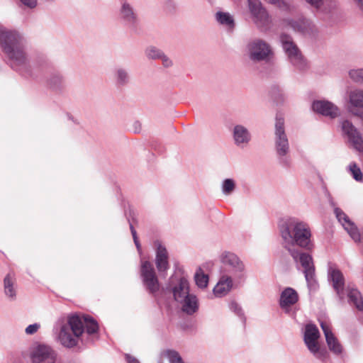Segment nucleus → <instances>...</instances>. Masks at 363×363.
I'll use <instances>...</instances> for the list:
<instances>
[{
	"instance_id": "1",
	"label": "nucleus",
	"mask_w": 363,
	"mask_h": 363,
	"mask_svg": "<svg viewBox=\"0 0 363 363\" xmlns=\"http://www.w3.org/2000/svg\"><path fill=\"white\" fill-rule=\"evenodd\" d=\"M281 235L286 243L285 248L296 262H300L303 268L306 281L311 284L314 281L315 276V267L312 257L296 248V246L308 250H311L313 248V244L311 240V232L308 225L303 222L291 220L283 225L281 229Z\"/></svg>"
},
{
	"instance_id": "2",
	"label": "nucleus",
	"mask_w": 363,
	"mask_h": 363,
	"mask_svg": "<svg viewBox=\"0 0 363 363\" xmlns=\"http://www.w3.org/2000/svg\"><path fill=\"white\" fill-rule=\"evenodd\" d=\"M0 45L4 53L13 62L17 65L25 62L26 57L21 45V37L17 32L1 30Z\"/></svg>"
},
{
	"instance_id": "3",
	"label": "nucleus",
	"mask_w": 363,
	"mask_h": 363,
	"mask_svg": "<svg viewBox=\"0 0 363 363\" xmlns=\"http://www.w3.org/2000/svg\"><path fill=\"white\" fill-rule=\"evenodd\" d=\"M76 337H80L86 329L88 334L98 332L99 325L96 321L89 315H72L68 318L67 324Z\"/></svg>"
},
{
	"instance_id": "4",
	"label": "nucleus",
	"mask_w": 363,
	"mask_h": 363,
	"mask_svg": "<svg viewBox=\"0 0 363 363\" xmlns=\"http://www.w3.org/2000/svg\"><path fill=\"white\" fill-rule=\"evenodd\" d=\"M140 275L146 290L155 295L159 291L160 285L152 264L147 260L142 261Z\"/></svg>"
},
{
	"instance_id": "5",
	"label": "nucleus",
	"mask_w": 363,
	"mask_h": 363,
	"mask_svg": "<svg viewBox=\"0 0 363 363\" xmlns=\"http://www.w3.org/2000/svg\"><path fill=\"white\" fill-rule=\"evenodd\" d=\"M320 337V333L318 328L313 324H308L306 326L304 333V342L308 349L317 358L322 359L327 355L325 351H320V346L318 340Z\"/></svg>"
},
{
	"instance_id": "6",
	"label": "nucleus",
	"mask_w": 363,
	"mask_h": 363,
	"mask_svg": "<svg viewBox=\"0 0 363 363\" xmlns=\"http://www.w3.org/2000/svg\"><path fill=\"white\" fill-rule=\"evenodd\" d=\"M30 357L32 363H55L57 360L55 351L46 345H38L33 347Z\"/></svg>"
},
{
	"instance_id": "7",
	"label": "nucleus",
	"mask_w": 363,
	"mask_h": 363,
	"mask_svg": "<svg viewBox=\"0 0 363 363\" xmlns=\"http://www.w3.org/2000/svg\"><path fill=\"white\" fill-rule=\"evenodd\" d=\"M281 41L291 62L299 69H303L305 66L303 56L296 45L294 44L291 38L283 34L281 35Z\"/></svg>"
},
{
	"instance_id": "8",
	"label": "nucleus",
	"mask_w": 363,
	"mask_h": 363,
	"mask_svg": "<svg viewBox=\"0 0 363 363\" xmlns=\"http://www.w3.org/2000/svg\"><path fill=\"white\" fill-rule=\"evenodd\" d=\"M275 136L277 153L279 155H285L289 150V142L284 130V118L278 116L276 118Z\"/></svg>"
},
{
	"instance_id": "9",
	"label": "nucleus",
	"mask_w": 363,
	"mask_h": 363,
	"mask_svg": "<svg viewBox=\"0 0 363 363\" xmlns=\"http://www.w3.org/2000/svg\"><path fill=\"white\" fill-rule=\"evenodd\" d=\"M250 59L254 61L265 60L270 54L269 46L261 40H256L248 45Z\"/></svg>"
},
{
	"instance_id": "10",
	"label": "nucleus",
	"mask_w": 363,
	"mask_h": 363,
	"mask_svg": "<svg viewBox=\"0 0 363 363\" xmlns=\"http://www.w3.org/2000/svg\"><path fill=\"white\" fill-rule=\"evenodd\" d=\"M153 245L156 251L155 265L157 271L160 273L166 272L169 268L168 251L158 240L154 241Z\"/></svg>"
},
{
	"instance_id": "11",
	"label": "nucleus",
	"mask_w": 363,
	"mask_h": 363,
	"mask_svg": "<svg viewBox=\"0 0 363 363\" xmlns=\"http://www.w3.org/2000/svg\"><path fill=\"white\" fill-rule=\"evenodd\" d=\"M342 130L348 136L353 147L359 152H363V139L353 126L352 123L345 121L342 123Z\"/></svg>"
},
{
	"instance_id": "12",
	"label": "nucleus",
	"mask_w": 363,
	"mask_h": 363,
	"mask_svg": "<svg viewBox=\"0 0 363 363\" xmlns=\"http://www.w3.org/2000/svg\"><path fill=\"white\" fill-rule=\"evenodd\" d=\"M248 6L255 23L259 26L265 25L268 21L269 16L261 2L259 0H248Z\"/></svg>"
},
{
	"instance_id": "13",
	"label": "nucleus",
	"mask_w": 363,
	"mask_h": 363,
	"mask_svg": "<svg viewBox=\"0 0 363 363\" xmlns=\"http://www.w3.org/2000/svg\"><path fill=\"white\" fill-rule=\"evenodd\" d=\"M313 109L321 115L334 118L340 115L338 108L328 101H317L313 104Z\"/></svg>"
},
{
	"instance_id": "14",
	"label": "nucleus",
	"mask_w": 363,
	"mask_h": 363,
	"mask_svg": "<svg viewBox=\"0 0 363 363\" xmlns=\"http://www.w3.org/2000/svg\"><path fill=\"white\" fill-rule=\"evenodd\" d=\"M320 327L325 336L326 342L329 349L335 354H341L342 352V346L332 333L330 325L325 321H322L320 323Z\"/></svg>"
},
{
	"instance_id": "15",
	"label": "nucleus",
	"mask_w": 363,
	"mask_h": 363,
	"mask_svg": "<svg viewBox=\"0 0 363 363\" xmlns=\"http://www.w3.org/2000/svg\"><path fill=\"white\" fill-rule=\"evenodd\" d=\"M220 261L223 265L228 267L234 272H242L244 269V264L234 253L223 252L220 255Z\"/></svg>"
},
{
	"instance_id": "16",
	"label": "nucleus",
	"mask_w": 363,
	"mask_h": 363,
	"mask_svg": "<svg viewBox=\"0 0 363 363\" xmlns=\"http://www.w3.org/2000/svg\"><path fill=\"white\" fill-rule=\"evenodd\" d=\"M76 337L70 330L69 325H63L61 327L59 339L61 343L67 347H73L77 345L78 342V338Z\"/></svg>"
},
{
	"instance_id": "17",
	"label": "nucleus",
	"mask_w": 363,
	"mask_h": 363,
	"mask_svg": "<svg viewBox=\"0 0 363 363\" xmlns=\"http://www.w3.org/2000/svg\"><path fill=\"white\" fill-rule=\"evenodd\" d=\"M350 111L356 116L363 118L362 113L357 108H363V91L355 90L350 94Z\"/></svg>"
},
{
	"instance_id": "18",
	"label": "nucleus",
	"mask_w": 363,
	"mask_h": 363,
	"mask_svg": "<svg viewBox=\"0 0 363 363\" xmlns=\"http://www.w3.org/2000/svg\"><path fill=\"white\" fill-rule=\"evenodd\" d=\"M298 300L297 292L292 288H286L280 296L279 304L281 308H286L295 304Z\"/></svg>"
},
{
	"instance_id": "19",
	"label": "nucleus",
	"mask_w": 363,
	"mask_h": 363,
	"mask_svg": "<svg viewBox=\"0 0 363 363\" xmlns=\"http://www.w3.org/2000/svg\"><path fill=\"white\" fill-rule=\"evenodd\" d=\"M233 280L230 277L223 275L213 289V293L216 296H223L231 289Z\"/></svg>"
},
{
	"instance_id": "20",
	"label": "nucleus",
	"mask_w": 363,
	"mask_h": 363,
	"mask_svg": "<svg viewBox=\"0 0 363 363\" xmlns=\"http://www.w3.org/2000/svg\"><path fill=\"white\" fill-rule=\"evenodd\" d=\"M189 294L188 281L185 278H181L178 286L173 289L174 298L178 302H183Z\"/></svg>"
},
{
	"instance_id": "21",
	"label": "nucleus",
	"mask_w": 363,
	"mask_h": 363,
	"mask_svg": "<svg viewBox=\"0 0 363 363\" xmlns=\"http://www.w3.org/2000/svg\"><path fill=\"white\" fill-rule=\"evenodd\" d=\"M182 310L187 314H193L198 309V303L196 296L189 294L183 300Z\"/></svg>"
},
{
	"instance_id": "22",
	"label": "nucleus",
	"mask_w": 363,
	"mask_h": 363,
	"mask_svg": "<svg viewBox=\"0 0 363 363\" xmlns=\"http://www.w3.org/2000/svg\"><path fill=\"white\" fill-rule=\"evenodd\" d=\"M330 276L333 283V287L339 294L343 290L344 287V277L341 272L338 269H333L330 272Z\"/></svg>"
},
{
	"instance_id": "23",
	"label": "nucleus",
	"mask_w": 363,
	"mask_h": 363,
	"mask_svg": "<svg viewBox=\"0 0 363 363\" xmlns=\"http://www.w3.org/2000/svg\"><path fill=\"white\" fill-rule=\"evenodd\" d=\"M15 280L14 274L11 273L8 274L4 280L5 294L11 298L16 297V291L13 287Z\"/></svg>"
},
{
	"instance_id": "24",
	"label": "nucleus",
	"mask_w": 363,
	"mask_h": 363,
	"mask_svg": "<svg viewBox=\"0 0 363 363\" xmlns=\"http://www.w3.org/2000/svg\"><path fill=\"white\" fill-rule=\"evenodd\" d=\"M234 138L237 144L247 143L250 140V135L245 128L237 125L234 128Z\"/></svg>"
},
{
	"instance_id": "25",
	"label": "nucleus",
	"mask_w": 363,
	"mask_h": 363,
	"mask_svg": "<svg viewBox=\"0 0 363 363\" xmlns=\"http://www.w3.org/2000/svg\"><path fill=\"white\" fill-rule=\"evenodd\" d=\"M348 298L359 311H363V298L358 290L351 289L348 293Z\"/></svg>"
},
{
	"instance_id": "26",
	"label": "nucleus",
	"mask_w": 363,
	"mask_h": 363,
	"mask_svg": "<svg viewBox=\"0 0 363 363\" xmlns=\"http://www.w3.org/2000/svg\"><path fill=\"white\" fill-rule=\"evenodd\" d=\"M216 16L220 24L226 26L230 29L234 27L233 18L228 13L217 12Z\"/></svg>"
},
{
	"instance_id": "27",
	"label": "nucleus",
	"mask_w": 363,
	"mask_h": 363,
	"mask_svg": "<svg viewBox=\"0 0 363 363\" xmlns=\"http://www.w3.org/2000/svg\"><path fill=\"white\" fill-rule=\"evenodd\" d=\"M196 285L200 288H205L207 286L208 282V277L205 274L203 270L199 268L194 276Z\"/></svg>"
},
{
	"instance_id": "28",
	"label": "nucleus",
	"mask_w": 363,
	"mask_h": 363,
	"mask_svg": "<svg viewBox=\"0 0 363 363\" xmlns=\"http://www.w3.org/2000/svg\"><path fill=\"white\" fill-rule=\"evenodd\" d=\"M294 30L301 33H306L311 28V23L306 19H300L298 21H295L291 24Z\"/></svg>"
},
{
	"instance_id": "29",
	"label": "nucleus",
	"mask_w": 363,
	"mask_h": 363,
	"mask_svg": "<svg viewBox=\"0 0 363 363\" xmlns=\"http://www.w3.org/2000/svg\"><path fill=\"white\" fill-rule=\"evenodd\" d=\"M164 354L169 359L170 363H184L179 353L173 350H167Z\"/></svg>"
},
{
	"instance_id": "30",
	"label": "nucleus",
	"mask_w": 363,
	"mask_h": 363,
	"mask_svg": "<svg viewBox=\"0 0 363 363\" xmlns=\"http://www.w3.org/2000/svg\"><path fill=\"white\" fill-rule=\"evenodd\" d=\"M350 170L353 176V178L361 182L362 180L363 174L359 167L355 163H352L350 165Z\"/></svg>"
},
{
	"instance_id": "31",
	"label": "nucleus",
	"mask_w": 363,
	"mask_h": 363,
	"mask_svg": "<svg viewBox=\"0 0 363 363\" xmlns=\"http://www.w3.org/2000/svg\"><path fill=\"white\" fill-rule=\"evenodd\" d=\"M235 182L231 179H226L224 180L223 183V191L225 194H231L233 190L235 189Z\"/></svg>"
},
{
	"instance_id": "32",
	"label": "nucleus",
	"mask_w": 363,
	"mask_h": 363,
	"mask_svg": "<svg viewBox=\"0 0 363 363\" xmlns=\"http://www.w3.org/2000/svg\"><path fill=\"white\" fill-rule=\"evenodd\" d=\"M122 14L123 17L128 21H133L135 18L134 13L128 4H123Z\"/></svg>"
},
{
	"instance_id": "33",
	"label": "nucleus",
	"mask_w": 363,
	"mask_h": 363,
	"mask_svg": "<svg viewBox=\"0 0 363 363\" xmlns=\"http://www.w3.org/2000/svg\"><path fill=\"white\" fill-rule=\"evenodd\" d=\"M350 76L356 82H363V69L351 70Z\"/></svg>"
},
{
	"instance_id": "34",
	"label": "nucleus",
	"mask_w": 363,
	"mask_h": 363,
	"mask_svg": "<svg viewBox=\"0 0 363 363\" xmlns=\"http://www.w3.org/2000/svg\"><path fill=\"white\" fill-rule=\"evenodd\" d=\"M147 55L150 58H152V59L160 58L162 57L161 52L160 50L155 49V48H150L147 49Z\"/></svg>"
},
{
	"instance_id": "35",
	"label": "nucleus",
	"mask_w": 363,
	"mask_h": 363,
	"mask_svg": "<svg viewBox=\"0 0 363 363\" xmlns=\"http://www.w3.org/2000/svg\"><path fill=\"white\" fill-rule=\"evenodd\" d=\"M40 325L37 323L30 325L26 328V333L28 335H33L38 331Z\"/></svg>"
},
{
	"instance_id": "36",
	"label": "nucleus",
	"mask_w": 363,
	"mask_h": 363,
	"mask_svg": "<svg viewBox=\"0 0 363 363\" xmlns=\"http://www.w3.org/2000/svg\"><path fill=\"white\" fill-rule=\"evenodd\" d=\"M21 1L30 8H34L37 4V0H21Z\"/></svg>"
},
{
	"instance_id": "37",
	"label": "nucleus",
	"mask_w": 363,
	"mask_h": 363,
	"mask_svg": "<svg viewBox=\"0 0 363 363\" xmlns=\"http://www.w3.org/2000/svg\"><path fill=\"white\" fill-rule=\"evenodd\" d=\"M311 5L315 6V8H319L320 4H322L323 0H306Z\"/></svg>"
},
{
	"instance_id": "38",
	"label": "nucleus",
	"mask_w": 363,
	"mask_h": 363,
	"mask_svg": "<svg viewBox=\"0 0 363 363\" xmlns=\"http://www.w3.org/2000/svg\"><path fill=\"white\" fill-rule=\"evenodd\" d=\"M125 359L128 363H140L137 359H135L134 357L130 356V354H126Z\"/></svg>"
},
{
	"instance_id": "39",
	"label": "nucleus",
	"mask_w": 363,
	"mask_h": 363,
	"mask_svg": "<svg viewBox=\"0 0 363 363\" xmlns=\"http://www.w3.org/2000/svg\"><path fill=\"white\" fill-rule=\"evenodd\" d=\"M127 74L125 72L122 70L118 71V78L122 81L124 82L125 79L126 78Z\"/></svg>"
},
{
	"instance_id": "40",
	"label": "nucleus",
	"mask_w": 363,
	"mask_h": 363,
	"mask_svg": "<svg viewBox=\"0 0 363 363\" xmlns=\"http://www.w3.org/2000/svg\"><path fill=\"white\" fill-rule=\"evenodd\" d=\"M161 58H162V61H163V65L165 67H169L172 64V62L168 59L166 57H162Z\"/></svg>"
},
{
	"instance_id": "41",
	"label": "nucleus",
	"mask_w": 363,
	"mask_h": 363,
	"mask_svg": "<svg viewBox=\"0 0 363 363\" xmlns=\"http://www.w3.org/2000/svg\"><path fill=\"white\" fill-rule=\"evenodd\" d=\"M130 230H131V233H132V235H133V240L138 239L137 233H136L134 227L133 226V225H130Z\"/></svg>"
},
{
	"instance_id": "42",
	"label": "nucleus",
	"mask_w": 363,
	"mask_h": 363,
	"mask_svg": "<svg viewBox=\"0 0 363 363\" xmlns=\"http://www.w3.org/2000/svg\"><path fill=\"white\" fill-rule=\"evenodd\" d=\"M269 3L277 4L279 6H281L280 0H268Z\"/></svg>"
},
{
	"instance_id": "43",
	"label": "nucleus",
	"mask_w": 363,
	"mask_h": 363,
	"mask_svg": "<svg viewBox=\"0 0 363 363\" xmlns=\"http://www.w3.org/2000/svg\"><path fill=\"white\" fill-rule=\"evenodd\" d=\"M355 1L357 2V4H358L359 6L361 8V9L363 10V0H355Z\"/></svg>"
},
{
	"instance_id": "44",
	"label": "nucleus",
	"mask_w": 363,
	"mask_h": 363,
	"mask_svg": "<svg viewBox=\"0 0 363 363\" xmlns=\"http://www.w3.org/2000/svg\"><path fill=\"white\" fill-rule=\"evenodd\" d=\"M134 242H135L137 248L139 249L140 247V242L138 240V238L136 239V240H134Z\"/></svg>"
}]
</instances>
